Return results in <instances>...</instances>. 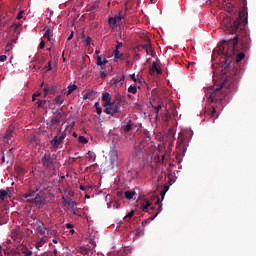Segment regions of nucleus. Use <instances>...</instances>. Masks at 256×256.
Wrapping results in <instances>:
<instances>
[{"label":"nucleus","mask_w":256,"mask_h":256,"mask_svg":"<svg viewBox=\"0 0 256 256\" xmlns=\"http://www.w3.org/2000/svg\"><path fill=\"white\" fill-rule=\"evenodd\" d=\"M231 14L237 15L236 18H226V34L234 35L232 38H226L218 45L220 54L226 56V65L230 64L231 58L236 55V64L245 58V53L250 50L251 39L246 28L248 25L247 7L243 6L241 10L230 8ZM237 52H240L236 54Z\"/></svg>","instance_id":"f257e3e1"},{"label":"nucleus","mask_w":256,"mask_h":256,"mask_svg":"<svg viewBox=\"0 0 256 256\" xmlns=\"http://www.w3.org/2000/svg\"><path fill=\"white\" fill-rule=\"evenodd\" d=\"M241 69L234 67L230 76H228L221 85L214 86L210 90V96L208 97L210 102H215L216 105L212 107L210 116L215 117L217 111H222L230 100L229 94L235 89L238 81Z\"/></svg>","instance_id":"f03ea898"},{"label":"nucleus","mask_w":256,"mask_h":256,"mask_svg":"<svg viewBox=\"0 0 256 256\" xmlns=\"http://www.w3.org/2000/svg\"><path fill=\"white\" fill-rule=\"evenodd\" d=\"M31 225L34 228L37 237L48 239L51 237H55L58 234L57 230L46 227L44 222L40 219L35 220Z\"/></svg>","instance_id":"7ed1b4c3"},{"label":"nucleus","mask_w":256,"mask_h":256,"mask_svg":"<svg viewBox=\"0 0 256 256\" xmlns=\"http://www.w3.org/2000/svg\"><path fill=\"white\" fill-rule=\"evenodd\" d=\"M189 145V137L184 133H179L178 141H177V158L180 156H185V152L187 150V146Z\"/></svg>","instance_id":"20e7f679"},{"label":"nucleus","mask_w":256,"mask_h":256,"mask_svg":"<svg viewBox=\"0 0 256 256\" xmlns=\"http://www.w3.org/2000/svg\"><path fill=\"white\" fill-rule=\"evenodd\" d=\"M67 133L61 132V129L58 130L57 135L51 140V150H57L64 143Z\"/></svg>","instance_id":"39448f33"},{"label":"nucleus","mask_w":256,"mask_h":256,"mask_svg":"<svg viewBox=\"0 0 256 256\" xmlns=\"http://www.w3.org/2000/svg\"><path fill=\"white\" fill-rule=\"evenodd\" d=\"M39 164L43 165L45 169H53L54 167V159L51 156L50 152H46L41 156L39 160Z\"/></svg>","instance_id":"423d86ee"},{"label":"nucleus","mask_w":256,"mask_h":256,"mask_svg":"<svg viewBox=\"0 0 256 256\" xmlns=\"http://www.w3.org/2000/svg\"><path fill=\"white\" fill-rule=\"evenodd\" d=\"M119 111V104H116V102H110L107 106H104V113L111 117H114L115 113H119Z\"/></svg>","instance_id":"0eeeda50"},{"label":"nucleus","mask_w":256,"mask_h":256,"mask_svg":"<svg viewBox=\"0 0 256 256\" xmlns=\"http://www.w3.org/2000/svg\"><path fill=\"white\" fill-rule=\"evenodd\" d=\"M135 127V123L133 120L129 119L127 121L124 122V124L121 126L120 131H121V135L123 137H126L127 134H129Z\"/></svg>","instance_id":"6e6552de"},{"label":"nucleus","mask_w":256,"mask_h":256,"mask_svg":"<svg viewBox=\"0 0 256 256\" xmlns=\"http://www.w3.org/2000/svg\"><path fill=\"white\" fill-rule=\"evenodd\" d=\"M62 114L61 112H58L57 116H54L50 123H47V125L50 127V129H53L54 127H58V125L61 122Z\"/></svg>","instance_id":"1a4fd4ad"},{"label":"nucleus","mask_w":256,"mask_h":256,"mask_svg":"<svg viewBox=\"0 0 256 256\" xmlns=\"http://www.w3.org/2000/svg\"><path fill=\"white\" fill-rule=\"evenodd\" d=\"M44 198L42 196H40V194H36V197L35 198H32V199H28L27 200V203L29 204H33L35 203L36 205H43L44 204Z\"/></svg>","instance_id":"9d476101"},{"label":"nucleus","mask_w":256,"mask_h":256,"mask_svg":"<svg viewBox=\"0 0 256 256\" xmlns=\"http://www.w3.org/2000/svg\"><path fill=\"white\" fill-rule=\"evenodd\" d=\"M112 96L110 93L108 92H104L102 94V101L104 102L103 107H107L108 105H110V103H112Z\"/></svg>","instance_id":"9b49d317"},{"label":"nucleus","mask_w":256,"mask_h":256,"mask_svg":"<svg viewBox=\"0 0 256 256\" xmlns=\"http://www.w3.org/2000/svg\"><path fill=\"white\" fill-rule=\"evenodd\" d=\"M57 86H55V85H52V86H46L45 88H44V91H43V95H44V97H46L49 93L50 94H55L56 92H57Z\"/></svg>","instance_id":"f8f14e48"},{"label":"nucleus","mask_w":256,"mask_h":256,"mask_svg":"<svg viewBox=\"0 0 256 256\" xmlns=\"http://www.w3.org/2000/svg\"><path fill=\"white\" fill-rule=\"evenodd\" d=\"M48 241V238L45 237H38L36 241V248L40 249L44 244H46Z\"/></svg>","instance_id":"ddd939ff"},{"label":"nucleus","mask_w":256,"mask_h":256,"mask_svg":"<svg viewBox=\"0 0 256 256\" xmlns=\"http://www.w3.org/2000/svg\"><path fill=\"white\" fill-rule=\"evenodd\" d=\"M113 56L115 59H120V60H126L129 56L124 55L123 53H120V51L114 50L113 51Z\"/></svg>","instance_id":"4468645a"},{"label":"nucleus","mask_w":256,"mask_h":256,"mask_svg":"<svg viewBox=\"0 0 256 256\" xmlns=\"http://www.w3.org/2000/svg\"><path fill=\"white\" fill-rule=\"evenodd\" d=\"M65 97L63 95H58L53 100V105H63Z\"/></svg>","instance_id":"2eb2a0df"},{"label":"nucleus","mask_w":256,"mask_h":256,"mask_svg":"<svg viewBox=\"0 0 256 256\" xmlns=\"http://www.w3.org/2000/svg\"><path fill=\"white\" fill-rule=\"evenodd\" d=\"M12 133H13V130L11 128H8L6 133H5V136H4V141L9 144V141H11V138H12Z\"/></svg>","instance_id":"dca6fc26"},{"label":"nucleus","mask_w":256,"mask_h":256,"mask_svg":"<svg viewBox=\"0 0 256 256\" xmlns=\"http://www.w3.org/2000/svg\"><path fill=\"white\" fill-rule=\"evenodd\" d=\"M135 195H136L135 190H130V191L124 192V197H125L127 200H132Z\"/></svg>","instance_id":"f3484780"},{"label":"nucleus","mask_w":256,"mask_h":256,"mask_svg":"<svg viewBox=\"0 0 256 256\" xmlns=\"http://www.w3.org/2000/svg\"><path fill=\"white\" fill-rule=\"evenodd\" d=\"M44 31V38L48 39V41H51L52 31L50 30L49 26H45Z\"/></svg>","instance_id":"a211bd4d"},{"label":"nucleus","mask_w":256,"mask_h":256,"mask_svg":"<svg viewBox=\"0 0 256 256\" xmlns=\"http://www.w3.org/2000/svg\"><path fill=\"white\" fill-rule=\"evenodd\" d=\"M114 101L117 102V105H122V103L124 102V97L120 93H117L114 96Z\"/></svg>","instance_id":"6ab92c4d"},{"label":"nucleus","mask_w":256,"mask_h":256,"mask_svg":"<svg viewBox=\"0 0 256 256\" xmlns=\"http://www.w3.org/2000/svg\"><path fill=\"white\" fill-rule=\"evenodd\" d=\"M36 194L35 190H29V192H26V194H23V198L25 199H33L32 197H34Z\"/></svg>","instance_id":"aec40b11"},{"label":"nucleus","mask_w":256,"mask_h":256,"mask_svg":"<svg viewBox=\"0 0 256 256\" xmlns=\"http://www.w3.org/2000/svg\"><path fill=\"white\" fill-rule=\"evenodd\" d=\"M14 169L19 175H24L26 173V170L21 165H15Z\"/></svg>","instance_id":"412c9836"},{"label":"nucleus","mask_w":256,"mask_h":256,"mask_svg":"<svg viewBox=\"0 0 256 256\" xmlns=\"http://www.w3.org/2000/svg\"><path fill=\"white\" fill-rule=\"evenodd\" d=\"M15 40H9L8 44L6 45L5 52H11L13 44H15Z\"/></svg>","instance_id":"4be33fe9"},{"label":"nucleus","mask_w":256,"mask_h":256,"mask_svg":"<svg viewBox=\"0 0 256 256\" xmlns=\"http://www.w3.org/2000/svg\"><path fill=\"white\" fill-rule=\"evenodd\" d=\"M151 206V202L148 200H145L144 203L142 204V211L143 212H148V208Z\"/></svg>","instance_id":"5701e85b"},{"label":"nucleus","mask_w":256,"mask_h":256,"mask_svg":"<svg viewBox=\"0 0 256 256\" xmlns=\"http://www.w3.org/2000/svg\"><path fill=\"white\" fill-rule=\"evenodd\" d=\"M96 65L97 66H100V68L102 70H104V67H103V58L102 56H96Z\"/></svg>","instance_id":"b1692460"},{"label":"nucleus","mask_w":256,"mask_h":256,"mask_svg":"<svg viewBox=\"0 0 256 256\" xmlns=\"http://www.w3.org/2000/svg\"><path fill=\"white\" fill-rule=\"evenodd\" d=\"M153 109H155V115L156 117H159V111L163 109V103L158 104L157 106H152Z\"/></svg>","instance_id":"393cba45"},{"label":"nucleus","mask_w":256,"mask_h":256,"mask_svg":"<svg viewBox=\"0 0 256 256\" xmlns=\"http://www.w3.org/2000/svg\"><path fill=\"white\" fill-rule=\"evenodd\" d=\"M78 143H80L82 145H86L89 143V140L85 136H79Z\"/></svg>","instance_id":"a878e982"},{"label":"nucleus","mask_w":256,"mask_h":256,"mask_svg":"<svg viewBox=\"0 0 256 256\" xmlns=\"http://www.w3.org/2000/svg\"><path fill=\"white\" fill-rule=\"evenodd\" d=\"M87 155H88V156H86V158H87L88 160H93V161L96 160V154H95L93 151H88Z\"/></svg>","instance_id":"bb28decb"},{"label":"nucleus","mask_w":256,"mask_h":256,"mask_svg":"<svg viewBox=\"0 0 256 256\" xmlns=\"http://www.w3.org/2000/svg\"><path fill=\"white\" fill-rule=\"evenodd\" d=\"M94 107H95V109H96L97 115H101V113H102V108H101V106H100V103H99V102H95Z\"/></svg>","instance_id":"cd10ccee"},{"label":"nucleus","mask_w":256,"mask_h":256,"mask_svg":"<svg viewBox=\"0 0 256 256\" xmlns=\"http://www.w3.org/2000/svg\"><path fill=\"white\" fill-rule=\"evenodd\" d=\"M152 70H153V71H156L157 74H161V73H162L161 69H159V66H157V63H156V62H153V63H152Z\"/></svg>","instance_id":"c85d7f7f"},{"label":"nucleus","mask_w":256,"mask_h":256,"mask_svg":"<svg viewBox=\"0 0 256 256\" xmlns=\"http://www.w3.org/2000/svg\"><path fill=\"white\" fill-rule=\"evenodd\" d=\"M10 236L14 241H17L20 235L17 231H12Z\"/></svg>","instance_id":"c756f323"},{"label":"nucleus","mask_w":256,"mask_h":256,"mask_svg":"<svg viewBox=\"0 0 256 256\" xmlns=\"http://www.w3.org/2000/svg\"><path fill=\"white\" fill-rule=\"evenodd\" d=\"M44 105H46V100H38L37 101L38 109H43Z\"/></svg>","instance_id":"7c9ffc66"},{"label":"nucleus","mask_w":256,"mask_h":256,"mask_svg":"<svg viewBox=\"0 0 256 256\" xmlns=\"http://www.w3.org/2000/svg\"><path fill=\"white\" fill-rule=\"evenodd\" d=\"M117 18H115V17H109L108 18V24L109 25H116L117 24Z\"/></svg>","instance_id":"2f4dec72"},{"label":"nucleus","mask_w":256,"mask_h":256,"mask_svg":"<svg viewBox=\"0 0 256 256\" xmlns=\"http://www.w3.org/2000/svg\"><path fill=\"white\" fill-rule=\"evenodd\" d=\"M146 54L147 55H151L152 57H155V50H153V47H149L147 50H146Z\"/></svg>","instance_id":"473e14b6"},{"label":"nucleus","mask_w":256,"mask_h":256,"mask_svg":"<svg viewBox=\"0 0 256 256\" xmlns=\"http://www.w3.org/2000/svg\"><path fill=\"white\" fill-rule=\"evenodd\" d=\"M77 89V85H72V86H69V90L68 92L66 93L67 96H69L70 94H72V92H74L75 90Z\"/></svg>","instance_id":"72a5a7b5"},{"label":"nucleus","mask_w":256,"mask_h":256,"mask_svg":"<svg viewBox=\"0 0 256 256\" xmlns=\"http://www.w3.org/2000/svg\"><path fill=\"white\" fill-rule=\"evenodd\" d=\"M66 204H68L72 208V210L75 209V207L77 206V203L71 199L67 201Z\"/></svg>","instance_id":"f704fd0d"},{"label":"nucleus","mask_w":256,"mask_h":256,"mask_svg":"<svg viewBox=\"0 0 256 256\" xmlns=\"http://www.w3.org/2000/svg\"><path fill=\"white\" fill-rule=\"evenodd\" d=\"M137 91H138V89L136 86H129V88H128L129 93L136 94Z\"/></svg>","instance_id":"c9c22d12"},{"label":"nucleus","mask_w":256,"mask_h":256,"mask_svg":"<svg viewBox=\"0 0 256 256\" xmlns=\"http://www.w3.org/2000/svg\"><path fill=\"white\" fill-rule=\"evenodd\" d=\"M135 215V211H131L129 212L125 217L124 220L128 221L130 219H132V217Z\"/></svg>","instance_id":"e433bc0d"},{"label":"nucleus","mask_w":256,"mask_h":256,"mask_svg":"<svg viewBox=\"0 0 256 256\" xmlns=\"http://www.w3.org/2000/svg\"><path fill=\"white\" fill-rule=\"evenodd\" d=\"M168 179H169V186H171L175 182L174 175L172 173H169Z\"/></svg>","instance_id":"4c0bfd02"},{"label":"nucleus","mask_w":256,"mask_h":256,"mask_svg":"<svg viewBox=\"0 0 256 256\" xmlns=\"http://www.w3.org/2000/svg\"><path fill=\"white\" fill-rule=\"evenodd\" d=\"M7 197V192L5 190H0V200H4Z\"/></svg>","instance_id":"58836bf2"},{"label":"nucleus","mask_w":256,"mask_h":256,"mask_svg":"<svg viewBox=\"0 0 256 256\" xmlns=\"http://www.w3.org/2000/svg\"><path fill=\"white\" fill-rule=\"evenodd\" d=\"M142 48L147 51L149 48H151V40H148L146 44L142 45Z\"/></svg>","instance_id":"ea45409f"},{"label":"nucleus","mask_w":256,"mask_h":256,"mask_svg":"<svg viewBox=\"0 0 256 256\" xmlns=\"http://www.w3.org/2000/svg\"><path fill=\"white\" fill-rule=\"evenodd\" d=\"M169 186H164V190L161 191V198L162 200L165 199V193L168 191Z\"/></svg>","instance_id":"a19ab883"},{"label":"nucleus","mask_w":256,"mask_h":256,"mask_svg":"<svg viewBox=\"0 0 256 256\" xmlns=\"http://www.w3.org/2000/svg\"><path fill=\"white\" fill-rule=\"evenodd\" d=\"M114 18L116 19L117 22H120L124 19V15H122L120 12L118 15L114 16Z\"/></svg>","instance_id":"79ce46f5"},{"label":"nucleus","mask_w":256,"mask_h":256,"mask_svg":"<svg viewBox=\"0 0 256 256\" xmlns=\"http://www.w3.org/2000/svg\"><path fill=\"white\" fill-rule=\"evenodd\" d=\"M94 91H91V92H88V93H86L85 95H84V99H89V98H91L93 95H94Z\"/></svg>","instance_id":"37998d69"},{"label":"nucleus","mask_w":256,"mask_h":256,"mask_svg":"<svg viewBox=\"0 0 256 256\" xmlns=\"http://www.w3.org/2000/svg\"><path fill=\"white\" fill-rule=\"evenodd\" d=\"M130 78H131L135 83H137V82L141 83V80L136 79V74L130 75Z\"/></svg>","instance_id":"c03bdc74"},{"label":"nucleus","mask_w":256,"mask_h":256,"mask_svg":"<svg viewBox=\"0 0 256 256\" xmlns=\"http://www.w3.org/2000/svg\"><path fill=\"white\" fill-rule=\"evenodd\" d=\"M92 38L91 36H88V38H86V40H84V43H86L87 46H89L91 44Z\"/></svg>","instance_id":"a18cd8bd"},{"label":"nucleus","mask_w":256,"mask_h":256,"mask_svg":"<svg viewBox=\"0 0 256 256\" xmlns=\"http://www.w3.org/2000/svg\"><path fill=\"white\" fill-rule=\"evenodd\" d=\"M122 47H123V43L117 42V45L115 47V51H119V49H121Z\"/></svg>","instance_id":"49530a36"},{"label":"nucleus","mask_w":256,"mask_h":256,"mask_svg":"<svg viewBox=\"0 0 256 256\" xmlns=\"http://www.w3.org/2000/svg\"><path fill=\"white\" fill-rule=\"evenodd\" d=\"M107 63H109V61L107 60L106 57H103V61H102V67H103V69H105V66L107 65Z\"/></svg>","instance_id":"de8ad7c7"},{"label":"nucleus","mask_w":256,"mask_h":256,"mask_svg":"<svg viewBox=\"0 0 256 256\" xmlns=\"http://www.w3.org/2000/svg\"><path fill=\"white\" fill-rule=\"evenodd\" d=\"M144 148H145V146L142 145V144H140V145H138V146H135V150H136V151H142Z\"/></svg>","instance_id":"09e8293b"},{"label":"nucleus","mask_w":256,"mask_h":256,"mask_svg":"<svg viewBox=\"0 0 256 256\" xmlns=\"http://www.w3.org/2000/svg\"><path fill=\"white\" fill-rule=\"evenodd\" d=\"M125 79H126V76L123 74V75L120 77V79H119V81H120V86H122V85L124 84Z\"/></svg>","instance_id":"8fccbe9b"},{"label":"nucleus","mask_w":256,"mask_h":256,"mask_svg":"<svg viewBox=\"0 0 256 256\" xmlns=\"http://www.w3.org/2000/svg\"><path fill=\"white\" fill-rule=\"evenodd\" d=\"M23 14H24V11H20L19 13H18V15H17V19L18 20H21L22 18H23Z\"/></svg>","instance_id":"3c124183"},{"label":"nucleus","mask_w":256,"mask_h":256,"mask_svg":"<svg viewBox=\"0 0 256 256\" xmlns=\"http://www.w3.org/2000/svg\"><path fill=\"white\" fill-rule=\"evenodd\" d=\"M23 253L25 256H32V254H33L32 251H30V250H26Z\"/></svg>","instance_id":"603ef678"},{"label":"nucleus","mask_w":256,"mask_h":256,"mask_svg":"<svg viewBox=\"0 0 256 256\" xmlns=\"http://www.w3.org/2000/svg\"><path fill=\"white\" fill-rule=\"evenodd\" d=\"M5 61H7V55L0 56V62H5Z\"/></svg>","instance_id":"864d4df0"},{"label":"nucleus","mask_w":256,"mask_h":256,"mask_svg":"<svg viewBox=\"0 0 256 256\" xmlns=\"http://www.w3.org/2000/svg\"><path fill=\"white\" fill-rule=\"evenodd\" d=\"M40 95H41L40 92H37V93L33 94L32 100L35 101V100H36V97H38V96H40Z\"/></svg>","instance_id":"5fc2aeb1"},{"label":"nucleus","mask_w":256,"mask_h":256,"mask_svg":"<svg viewBox=\"0 0 256 256\" xmlns=\"http://www.w3.org/2000/svg\"><path fill=\"white\" fill-rule=\"evenodd\" d=\"M107 77V74L104 71L100 72V78L105 79Z\"/></svg>","instance_id":"6e6d98bb"},{"label":"nucleus","mask_w":256,"mask_h":256,"mask_svg":"<svg viewBox=\"0 0 256 256\" xmlns=\"http://www.w3.org/2000/svg\"><path fill=\"white\" fill-rule=\"evenodd\" d=\"M0 256H7L5 254V250H3V247L0 246Z\"/></svg>","instance_id":"4d7b16f0"},{"label":"nucleus","mask_w":256,"mask_h":256,"mask_svg":"<svg viewBox=\"0 0 256 256\" xmlns=\"http://www.w3.org/2000/svg\"><path fill=\"white\" fill-rule=\"evenodd\" d=\"M40 49H44L45 48V43H44V41L43 40H41V43H40Z\"/></svg>","instance_id":"13d9d810"},{"label":"nucleus","mask_w":256,"mask_h":256,"mask_svg":"<svg viewBox=\"0 0 256 256\" xmlns=\"http://www.w3.org/2000/svg\"><path fill=\"white\" fill-rule=\"evenodd\" d=\"M52 242H53L54 244H58L59 239H58L56 236H54V239L52 240Z\"/></svg>","instance_id":"bf43d9fd"},{"label":"nucleus","mask_w":256,"mask_h":256,"mask_svg":"<svg viewBox=\"0 0 256 256\" xmlns=\"http://www.w3.org/2000/svg\"><path fill=\"white\" fill-rule=\"evenodd\" d=\"M119 83H120V81H119V80H114V82H113L112 86H113V87H116Z\"/></svg>","instance_id":"052dcab7"},{"label":"nucleus","mask_w":256,"mask_h":256,"mask_svg":"<svg viewBox=\"0 0 256 256\" xmlns=\"http://www.w3.org/2000/svg\"><path fill=\"white\" fill-rule=\"evenodd\" d=\"M80 189H81L82 191H85V190L89 189V186H80Z\"/></svg>","instance_id":"680f3d73"},{"label":"nucleus","mask_w":256,"mask_h":256,"mask_svg":"<svg viewBox=\"0 0 256 256\" xmlns=\"http://www.w3.org/2000/svg\"><path fill=\"white\" fill-rule=\"evenodd\" d=\"M66 228H68V229H73V225L70 224V223H67V224H66Z\"/></svg>","instance_id":"e2e57ef3"},{"label":"nucleus","mask_w":256,"mask_h":256,"mask_svg":"<svg viewBox=\"0 0 256 256\" xmlns=\"http://www.w3.org/2000/svg\"><path fill=\"white\" fill-rule=\"evenodd\" d=\"M74 37V32H71L70 36L68 37V40L71 41Z\"/></svg>","instance_id":"0e129e2a"},{"label":"nucleus","mask_w":256,"mask_h":256,"mask_svg":"<svg viewBox=\"0 0 256 256\" xmlns=\"http://www.w3.org/2000/svg\"><path fill=\"white\" fill-rule=\"evenodd\" d=\"M71 211H72V214L79 216V214L77 213V211L75 210V208H73Z\"/></svg>","instance_id":"69168bd1"},{"label":"nucleus","mask_w":256,"mask_h":256,"mask_svg":"<svg viewBox=\"0 0 256 256\" xmlns=\"http://www.w3.org/2000/svg\"><path fill=\"white\" fill-rule=\"evenodd\" d=\"M47 70H48V71H51V70H52L51 62H49V65H48Z\"/></svg>","instance_id":"338daca9"},{"label":"nucleus","mask_w":256,"mask_h":256,"mask_svg":"<svg viewBox=\"0 0 256 256\" xmlns=\"http://www.w3.org/2000/svg\"><path fill=\"white\" fill-rule=\"evenodd\" d=\"M100 53H101L100 50H95V55L100 56V55H99Z\"/></svg>","instance_id":"774afa93"}]
</instances>
